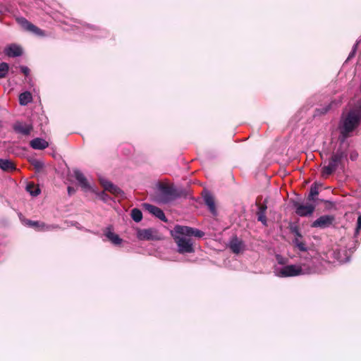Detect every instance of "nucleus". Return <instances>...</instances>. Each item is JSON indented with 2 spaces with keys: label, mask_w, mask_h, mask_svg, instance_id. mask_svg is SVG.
I'll use <instances>...</instances> for the list:
<instances>
[{
  "label": "nucleus",
  "mask_w": 361,
  "mask_h": 361,
  "mask_svg": "<svg viewBox=\"0 0 361 361\" xmlns=\"http://www.w3.org/2000/svg\"><path fill=\"white\" fill-rule=\"evenodd\" d=\"M180 254L195 252L194 242L192 237L202 238L204 233L197 228L186 226L176 225L171 231Z\"/></svg>",
  "instance_id": "obj_1"
},
{
  "label": "nucleus",
  "mask_w": 361,
  "mask_h": 361,
  "mask_svg": "<svg viewBox=\"0 0 361 361\" xmlns=\"http://www.w3.org/2000/svg\"><path fill=\"white\" fill-rule=\"evenodd\" d=\"M318 271L319 268L317 265V262L313 259H310L305 262L296 264L275 267L274 272L276 276L286 278L312 274L317 273Z\"/></svg>",
  "instance_id": "obj_2"
},
{
  "label": "nucleus",
  "mask_w": 361,
  "mask_h": 361,
  "mask_svg": "<svg viewBox=\"0 0 361 361\" xmlns=\"http://www.w3.org/2000/svg\"><path fill=\"white\" fill-rule=\"evenodd\" d=\"M361 122V105H357L350 108L346 113L342 114L339 130L342 135L341 142L349 136Z\"/></svg>",
  "instance_id": "obj_3"
},
{
  "label": "nucleus",
  "mask_w": 361,
  "mask_h": 361,
  "mask_svg": "<svg viewBox=\"0 0 361 361\" xmlns=\"http://www.w3.org/2000/svg\"><path fill=\"white\" fill-rule=\"evenodd\" d=\"M347 147H343L342 144L333 152L328 160V164L324 165L322 169V175L326 178L339 168L344 167V161L347 159Z\"/></svg>",
  "instance_id": "obj_4"
},
{
  "label": "nucleus",
  "mask_w": 361,
  "mask_h": 361,
  "mask_svg": "<svg viewBox=\"0 0 361 361\" xmlns=\"http://www.w3.org/2000/svg\"><path fill=\"white\" fill-rule=\"evenodd\" d=\"M181 196V192L177 188L159 183L154 194V200L159 204H168Z\"/></svg>",
  "instance_id": "obj_5"
},
{
  "label": "nucleus",
  "mask_w": 361,
  "mask_h": 361,
  "mask_svg": "<svg viewBox=\"0 0 361 361\" xmlns=\"http://www.w3.org/2000/svg\"><path fill=\"white\" fill-rule=\"evenodd\" d=\"M290 231L294 235L293 239V244L295 248L301 252H306L308 250V246L303 239V236L300 231L297 225L291 224L290 226Z\"/></svg>",
  "instance_id": "obj_6"
},
{
  "label": "nucleus",
  "mask_w": 361,
  "mask_h": 361,
  "mask_svg": "<svg viewBox=\"0 0 361 361\" xmlns=\"http://www.w3.org/2000/svg\"><path fill=\"white\" fill-rule=\"evenodd\" d=\"M21 222L26 226L31 227L37 231H49L54 228L52 225H47L44 222L39 221H32L20 216Z\"/></svg>",
  "instance_id": "obj_7"
},
{
  "label": "nucleus",
  "mask_w": 361,
  "mask_h": 361,
  "mask_svg": "<svg viewBox=\"0 0 361 361\" xmlns=\"http://www.w3.org/2000/svg\"><path fill=\"white\" fill-rule=\"evenodd\" d=\"M293 206L295 209V213L300 216H310L315 209V204L310 203L302 204L298 202H294Z\"/></svg>",
  "instance_id": "obj_8"
},
{
  "label": "nucleus",
  "mask_w": 361,
  "mask_h": 361,
  "mask_svg": "<svg viewBox=\"0 0 361 361\" xmlns=\"http://www.w3.org/2000/svg\"><path fill=\"white\" fill-rule=\"evenodd\" d=\"M18 23L20 25V26L26 31L32 32L33 34L37 35V36H45L44 31L28 21L25 18H19L17 19Z\"/></svg>",
  "instance_id": "obj_9"
},
{
  "label": "nucleus",
  "mask_w": 361,
  "mask_h": 361,
  "mask_svg": "<svg viewBox=\"0 0 361 361\" xmlns=\"http://www.w3.org/2000/svg\"><path fill=\"white\" fill-rule=\"evenodd\" d=\"M99 181L101 185L104 188V189L106 191L110 192L111 193L118 195H123V192L121 188H119L116 185L113 184L111 181L106 179L105 177L99 176Z\"/></svg>",
  "instance_id": "obj_10"
},
{
  "label": "nucleus",
  "mask_w": 361,
  "mask_h": 361,
  "mask_svg": "<svg viewBox=\"0 0 361 361\" xmlns=\"http://www.w3.org/2000/svg\"><path fill=\"white\" fill-rule=\"evenodd\" d=\"M334 216L331 215H323L312 223V228H326L330 227L334 221Z\"/></svg>",
  "instance_id": "obj_11"
},
{
  "label": "nucleus",
  "mask_w": 361,
  "mask_h": 361,
  "mask_svg": "<svg viewBox=\"0 0 361 361\" xmlns=\"http://www.w3.org/2000/svg\"><path fill=\"white\" fill-rule=\"evenodd\" d=\"M142 208L147 211L149 213L152 214L161 221L164 222H167V219L164 213V212L159 207L152 205L149 203L142 204Z\"/></svg>",
  "instance_id": "obj_12"
},
{
  "label": "nucleus",
  "mask_w": 361,
  "mask_h": 361,
  "mask_svg": "<svg viewBox=\"0 0 361 361\" xmlns=\"http://www.w3.org/2000/svg\"><path fill=\"white\" fill-rule=\"evenodd\" d=\"M13 129L16 133L23 135H29L33 130V126L32 124H27L22 121H16L13 125Z\"/></svg>",
  "instance_id": "obj_13"
},
{
  "label": "nucleus",
  "mask_w": 361,
  "mask_h": 361,
  "mask_svg": "<svg viewBox=\"0 0 361 361\" xmlns=\"http://www.w3.org/2000/svg\"><path fill=\"white\" fill-rule=\"evenodd\" d=\"M4 51L5 54L9 57H17L23 54L22 48L16 44L9 45L7 48H6Z\"/></svg>",
  "instance_id": "obj_14"
},
{
  "label": "nucleus",
  "mask_w": 361,
  "mask_h": 361,
  "mask_svg": "<svg viewBox=\"0 0 361 361\" xmlns=\"http://www.w3.org/2000/svg\"><path fill=\"white\" fill-rule=\"evenodd\" d=\"M244 244L237 237H233L229 242V247L233 253L238 254L243 250Z\"/></svg>",
  "instance_id": "obj_15"
},
{
  "label": "nucleus",
  "mask_w": 361,
  "mask_h": 361,
  "mask_svg": "<svg viewBox=\"0 0 361 361\" xmlns=\"http://www.w3.org/2000/svg\"><path fill=\"white\" fill-rule=\"evenodd\" d=\"M204 202L205 204L208 207L210 212L214 216H216L217 214V211L216 209L214 200L210 193L207 192L204 195Z\"/></svg>",
  "instance_id": "obj_16"
},
{
  "label": "nucleus",
  "mask_w": 361,
  "mask_h": 361,
  "mask_svg": "<svg viewBox=\"0 0 361 361\" xmlns=\"http://www.w3.org/2000/svg\"><path fill=\"white\" fill-rule=\"evenodd\" d=\"M74 177L76 180L78 182L79 185L81 188L84 189H87L89 187L87 179L85 176L78 169L73 170Z\"/></svg>",
  "instance_id": "obj_17"
},
{
  "label": "nucleus",
  "mask_w": 361,
  "mask_h": 361,
  "mask_svg": "<svg viewBox=\"0 0 361 361\" xmlns=\"http://www.w3.org/2000/svg\"><path fill=\"white\" fill-rule=\"evenodd\" d=\"M30 145L35 149H44L49 146V143L42 138H35L30 142Z\"/></svg>",
  "instance_id": "obj_18"
},
{
  "label": "nucleus",
  "mask_w": 361,
  "mask_h": 361,
  "mask_svg": "<svg viewBox=\"0 0 361 361\" xmlns=\"http://www.w3.org/2000/svg\"><path fill=\"white\" fill-rule=\"evenodd\" d=\"M105 236L106 238L111 241L115 245H118L121 243L122 239L118 236V235L108 229V231L105 233Z\"/></svg>",
  "instance_id": "obj_19"
},
{
  "label": "nucleus",
  "mask_w": 361,
  "mask_h": 361,
  "mask_svg": "<svg viewBox=\"0 0 361 361\" xmlns=\"http://www.w3.org/2000/svg\"><path fill=\"white\" fill-rule=\"evenodd\" d=\"M154 231L152 229L140 230L137 233V237L140 240H153Z\"/></svg>",
  "instance_id": "obj_20"
},
{
  "label": "nucleus",
  "mask_w": 361,
  "mask_h": 361,
  "mask_svg": "<svg viewBox=\"0 0 361 361\" xmlns=\"http://www.w3.org/2000/svg\"><path fill=\"white\" fill-rule=\"evenodd\" d=\"M0 168L5 171H11L16 169L14 164L8 159H0Z\"/></svg>",
  "instance_id": "obj_21"
},
{
  "label": "nucleus",
  "mask_w": 361,
  "mask_h": 361,
  "mask_svg": "<svg viewBox=\"0 0 361 361\" xmlns=\"http://www.w3.org/2000/svg\"><path fill=\"white\" fill-rule=\"evenodd\" d=\"M32 101V94L29 92H24L19 95V103L21 105H27Z\"/></svg>",
  "instance_id": "obj_22"
},
{
  "label": "nucleus",
  "mask_w": 361,
  "mask_h": 361,
  "mask_svg": "<svg viewBox=\"0 0 361 361\" xmlns=\"http://www.w3.org/2000/svg\"><path fill=\"white\" fill-rule=\"evenodd\" d=\"M26 190L32 196H37L40 193L39 186L32 183H29L26 186Z\"/></svg>",
  "instance_id": "obj_23"
},
{
  "label": "nucleus",
  "mask_w": 361,
  "mask_h": 361,
  "mask_svg": "<svg viewBox=\"0 0 361 361\" xmlns=\"http://www.w3.org/2000/svg\"><path fill=\"white\" fill-rule=\"evenodd\" d=\"M338 103H336L335 101L331 102L328 105L321 107L319 109H317V114H324L327 113L330 109H331L334 106H337Z\"/></svg>",
  "instance_id": "obj_24"
},
{
  "label": "nucleus",
  "mask_w": 361,
  "mask_h": 361,
  "mask_svg": "<svg viewBox=\"0 0 361 361\" xmlns=\"http://www.w3.org/2000/svg\"><path fill=\"white\" fill-rule=\"evenodd\" d=\"M131 217L135 222H140L142 219V212L137 208H134L131 210Z\"/></svg>",
  "instance_id": "obj_25"
},
{
  "label": "nucleus",
  "mask_w": 361,
  "mask_h": 361,
  "mask_svg": "<svg viewBox=\"0 0 361 361\" xmlns=\"http://www.w3.org/2000/svg\"><path fill=\"white\" fill-rule=\"evenodd\" d=\"M318 194H319V190H318L317 186L316 185H312L310 189L308 200L314 202L316 200L315 196H317Z\"/></svg>",
  "instance_id": "obj_26"
},
{
  "label": "nucleus",
  "mask_w": 361,
  "mask_h": 361,
  "mask_svg": "<svg viewBox=\"0 0 361 361\" xmlns=\"http://www.w3.org/2000/svg\"><path fill=\"white\" fill-rule=\"evenodd\" d=\"M9 66L7 63H0V78H5L8 74Z\"/></svg>",
  "instance_id": "obj_27"
},
{
  "label": "nucleus",
  "mask_w": 361,
  "mask_h": 361,
  "mask_svg": "<svg viewBox=\"0 0 361 361\" xmlns=\"http://www.w3.org/2000/svg\"><path fill=\"white\" fill-rule=\"evenodd\" d=\"M266 209L267 206H261L259 212H258V221H261L264 224H265L267 221V218L264 214Z\"/></svg>",
  "instance_id": "obj_28"
},
{
  "label": "nucleus",
  "mask_w": 361,
  "mask_h": 361,
  "mask_svg": "<svg viewBox=\"0 0 361 361\" xmlns=\"http://www.w3.org/2000/svg\"><path fill=\"white\" fill-rule=\"evenodd\" d=\"M96 194L99 199L104 202H107L111 200V197L105 192H97Z\"/></svg>",
  "instance_id": "obj_29"
},
{
  "label": "nucleus",
  "mask_w": 361,
  "mask_h": 361,
  "mask_svg": "<svg viewBox=\"0 0 361 361\" xmlns=\"http://www.w3.org/2000/svg\"><path fill=\"white\" fill-rule=\"evenodd\" d=\"M361 230V212L359 214L357 225L355 231V235L357 236L359 234L360 231Z\"/></svg>",
  "instance_id": "obj_30"
},
{
  "label": "nucleus",
  "mask_w": 361,
  "mask_h": 361,
  "mask_svg": "<svg viewBox=\"0 0 361 361\" xmlns=\"http://www.w3.org/2000/svg\"><path fill=\"white\" fill-rule=\"evenodd\" d=\"M32 165L33 166L35 167V169L39 171L40 170H42L44 167V164L40 161H38V160H35L33 162H32Z\"/></svg>",
  "instance_id": "obj_31"
},
{
  "label": "nucleus",
  "mask_w": 361,
  "mask_h": 361,
  "mask_svg": "<svg viewBox=\"0 0 361 361\" xmlns=\"http://www.w3.org/2000/svg\"><path fill=\"white\" fill-rule=\"evenodd\" d=\"M358 42H357L353 47V49H352V51H350V53L348 55V59H350L351 58H353L354 56H355V54L356 52V50H357V45H358Z\"/></svg>",
  "instance_id": "obj_32"
},
{
  "label": "nucleus",
  "mask_w": 361,
  "mask_h": 361,
  "mask_svg": "<svg viewBox=\"0 0 361 361\" xmlns=\"http://www.w3.org/2000/svg\"><path fill=\"white\" fill-rule=\"evenodd\" d=\"M20 71L25 75H27L30 73V69L27 66H20Z\"/></svg>",
  "instance_id": "obj_33"
},
{
  "label": "nucleus",
  "mask_w": 361,
  "mask_h": 361,
  "mask_svg": "<svg viewBox=\"0 0 361 361\" xmlns=\"http://www.w3.org/2000/svg\"><path fill=\"white\" fill-rule=\"evenodd\" d=\"M358 157V154L357 152L355 151H353L350 154V159L352 160V161H355L357 159V158Z\"/></svg>",
  "instance_id": "obj_34"
},
{
  "label": "nucleus",
  "mask_w": 361,
  "mask_h": 361,
  "mask_svg": "<svg viewBox=\"0 0 361 361\" xmlns=\"http://www.w3.org/2000/svg\"><path fill=\"white\" fill-rule=\"evenodd\" d=\"M276 257H277L279 264H282V265H283L285 264V262L282 261L283 258L281 256L278 255Z\"/></svg>",
  "instance_id": "obj_35"
},
{
  "label": "nucleus",
  "mask_w": 361,
  "mask_h": 361,
  "mask_svg": "<svg viewBox=\"0 0 361 361\" xmlns=\"http://www.w3.org/2000/svg\"><path fill=\"white\" fill-rule=\"evenodd\" d=\"M68 193L71 195V194H72V192H74V190L71 187H68Z\"/></svg>",
  "instance_id": "obj_36"
},
{
  "label": "nucleus",
  "mask_w": 361,
  "mask_h": 361,
  "mask_svg": "<svg viewBox=\"0 0 361 361\" xmlns=\"http://www.w3.org/2000/svg\"><path fill=\"white\" fill-rule=\"evenodd\" d=\"M348 259H346V260H345V261H343V260L341 259L339 262L343 263V262H348Z\"/></svg>",
  "instance_id": "obj_37"
}]
</instances>
